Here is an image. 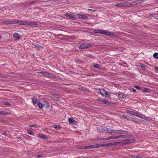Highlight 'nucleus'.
Returning <instances> with one entry per match:
<instances>
[{
	"mask_svg": "<svg viewBox=\"0 0 158 158\" xmlns=\"http://www.w3.org/2000/svg\"><path fill=\"white\" fill-rule=\"evenodd\" d=\"M91 148H97V145H96V144L91 145Z\"/></svg>",
	"mask_w": 158,
	"mask_h": 158,
	"instance_id": "79ce46f5",
	"label": "nucleus"
},
{
	"mask_svg": "<svg viewBox=\"0 0 158 158\" xmlns=\"http://www.w3.org/2000/svg\"><path fill=\"white\" fill-rule=\"evenodd\" d=\"M48 73H49L47 72H45L44 73V76L46 77H48Z\"/></svg>",
	"mask_w": 158,
	"mask_h": 158,
	"instance_id": "49530a36",
	"label": "nucleus"
},
{
	"mask_svg": "<svg viewBox=\"0 0 158 158\" xmlns=\"http://www.w3.org/2000/svg\"><path fill=\"white\" fill-rule=\"evenodd\" d=\"M93 32L96 33L103 34L106 35L110 36L111 37H116V35L114 34L112 32L103 30H95L93 31Z\"/></svg>",
	"mask_w": 158,
	"mask_h": 158,
	"instance_id": "f257e3e1",
	"label": "nucleus"
},
{
	"mask_svg": "<svg viewBox=\"0 0 158 158\" xmlns=\"http://www.w3.org/2000/svg\"><path fill=\"white\" fill-rule=\"evenodd\" d=\"M116 6L117 7H123V4H122V3H117V4H116Z\"/></svg>",
	"mask_w": 158,
	"mask_h": 158,
	"instance_id": "c756f323",
	"label": "nucleus"
},
{
	"mask_svg": "<svg viewBox=\"0 0 158 158\" xmlns=\"http://www.w3.org/2000/svg\"><path fill=\"white\" fill-rule=\"evenodd\" d=\"M144 119H145L147 121H150L151 120V118L149 117H146L145 115L144 116Z\"/></svg>",
	"mask_w": 158,
	"mask_h": 158,
	"instance_id": "e433bc0d",
	"label": "nucleus"
},
{
	"mask_svg": "<svg viewBox=\"0 0 158 158\" xmlns=\"http://www.w3.org/2000/svg\"><path fill=\"white\" fill-rule=\"evenodd\" d=\"M126 112L127 113L132 114V115L135 116H136V115L137 114V113L136 112H135L133 111H131V110H126Z\"/></svg>",
	"mask_w": 158,
	"mask_h": 158,
	"instance_id": "9b49d317",
	"label": "nucleus"
},
{
	"mask_svg": "<svg viewBox=\"0 0 158 158\" xmlns=\"http://www.w3.org/2000/svg\"><path fill=\"white\" fill-rule=\"evenodd\" d=\"M135 88H136V89H141L140 87L139 86L136 85L135 86Z\"/></svg>",
	"mask_w": 158,
	"mask_h": 158,
	"instance_id": "09e8293b",
	"label": "nucleus"
},
{
	"mask_svg": "<svg viewBox=\"0 0 158 158\" xmlns=\"http://www.w3.org/2000/svg\"><path fill=\"white\" fill-rule=\"evenodd\" d=\"M140 66L142 68V69L143 70H146L145 67L144 66L143 64H140Z\"/></svg>",
	"mask_w": 158,
	"mask_h": 158,
	"instance_id": "473e14b6",
	"label": "nucleus"
},
{
	"mask_svg": "<svg viewBox=\"0 0 158 158\" xmlns=\"http://www.w3.org/2000/svg\"><path fill=\"white\" fill-rule=\"evenodd\" d=\"M135 141V139H128L127 140V143H131L134 142Z\"/></svg>",
	"mask_w": 158,
	"mask_h": 158,
	"instance_id": "4be33fe9",
	"label": "nucleus"
},
{
	"mask_svg": "<svg viewBox=\"0 0 158 158\" xmlns=\"http://www.w3.org/2000/svg\"><path fill=\"white\" fill-rule=\"evenodd\" d=\"M136 116L143 119L145 115L142 114H139L137 112Z\"/></svg>",
	"mask_w": 158,
	"mask_h": 158,
	"instance_id": "ddd939ff",
	"label": "nucleus"
},
{
	"mask_svg": "<svg viewBox=\"0 0 158 158\" xmlns=\"http://www.w3.org/2000/svg\"><path fill=\"white\" fill-rule=\"evenodd\" d=\"M3 105H6L7 106H10V103L6 102H3Z\"/></svg>",
	"mask_w": 158,
	"mask_h": 158,
	"instance_id": "f704fd0d",
	"label": "nucleus"
},
{
	"mask_svg": "<svg viewBox=\"0 0 158 158\" xmlns=\"http://www.w3.org/2000/svg\"><path fill=\"white\" fill-rule=\"evenodd\" d=\"M1 38H2V36L1 35H0V39H1Z\"/></svg>",
	"mask_w": 158,
	"mask_h": 158,
	"instance_id": "052dcab7",
	"label": "nucleus"
},
{
	"mask_svg": "<svg viewBox=\"0 0 158 158\" xmlns=\"http://www.w3.org/2000/svg\"><path fill=\"white\" fill-rule=\"evenodd\" d=\"M98 130L100 132L102 133L110 134L114 132V130L111 128H107L106 127L99 128Z\"/></svg>",
	"mask_w": 158,
	"mask_h": 158,
	"instance_id": "f03ea898",
	"label": "nucleus"
},
{
	"mask_svg": "<svg viewBox=\"0 0 158 158\" xmlns=\"http://www.w3.org/2000/svg\"><path fill=\"white\" fill-rule=\"evenodd\" d=\"M91 145L90 146H86L84 147H82L81 148L82 149H90L91 148Z\"/></svg>",
	"mask_w": 158,
	"mask_h": 158,
	"instance_id": "a878e982",
	"label": "nucleus"
},
{
	"mask_svg": "<svg viewBox=\"0 0 158 158\" xmlns=\"http://www.w3.org/2000/svg\"><path fill=\"white\" fill-rule=\"evenodd\" d=\"M43 156L42 155H39L37 156V157L38 158L39 157H43Z\"/></svg>",
	"mask_w": 158,
	"mask_h": 158,
	"instance_id": "3c124183",
	"label": "nucleus"
},
{
	"mask_svg": "<svg viewBox=\"0 0 158 158\" xmlns=\"http://www.w3.org/2000/svg\"><path fill=\"white\" fill-rule=\"evenodd\" d=\"M102 147H103L105 146V144H101Z\"/></svg>",
	"mask_w": 158,
	"mask_h": 158,
	"instance_id": "6e6d98bb",
	"label": "nucleus"
},
{
	"mask_svg": "<svg viewBox=\"0 0 158 158\" xmlns=\"http://www.w3.org/2000/svg\"><path fill=\"white\" fill-rule=\"evenodd\" d=\"M131 89L134 92H135L136 91V90L133 88H132Z\"/></svg>",
	"mask_w": 158,
	"mask_h": 158,
	"instance_id": "5fc2aeb1",
	"label": "nucleus"
},
{
	"mask_svg": "<svg viewBox=\"0 0 158 158\" xmlns=\"http://www.w3.org/2000/svg\"><path fill=\"white\" fill-rule=\"evenodd\" d=\"M115 131H116L118 134H123V132H126V131L121 130H115Z\"/></svg>",
	"mask_w": 158,
	"mask_h": 158,
	"instance_id": "6ab92c4d",
	"label": "nucleus"
},
{
	"mask_svg": "<svg viewBox=\"0 0 158 158\" xmlns=\"http://www.w3.org/2000/svg\"><path fill=\"white\" fill-rule=\"evenodd\" d=\"M122 117L124 118H125L128 120H131L132 118L130 117L126 116L125 114H122L121 115Z\"/></svg>",
	"mask_w": 158,
	"mask_h": 158,
	"instance_id": "f8f14e48",
	"label": "nucleus"
},
{
	"mask_svg": "<svg viewBox=\"0 0 158 158\" xmlns=\"http://www.w3.org/2000/svg\"><path fill=\"white\" fill-rule=\"evenodd\" d=\"M0 77L2 78H6V76L3 74L0 73Z\"/></svg>",
	"mask_w": 158,
	"mask_h": 158,
	"instance_id": "a19ab883",
	"label": "nucleus"
},
{
	"mask_svg": "<svg viewBox=\"0 0 158 158\" xmlns=\"http://www.w3.org/2000/svg\"><path fill=\"white\" fill-rule=\"evenodd\" d=\"M45 73V72L41 71L40 72V73L42 74V75H44Z\"/></svg>",
	"mask_w": 158,
	"mask_h": 158,
	"instance_id": "864d4df0",
	"label": "nucleus"
},
{
	"mask_svg": "<svg viewBox=\"0 0 158 158\" xmlns=\"http://www.w3.org/2000/svg\"><path fill=\"white\" fill-rule=\"evenodd\" d=\"M68 121L69 123H73L74 121V120L73 118H69Z\"/></svg>",
	"mask_w": 158,
	"mask_h": 158,
	"instance_id": "c85d7f7f",
	"label": "nucleus"
},
{
	"mask_svg": "<svg viewBox=\"0 0 158 158\" xmlns=\"http://www.w3.org/2000/svg\"><path fill=\"white\" fill-rule=\"evenodd\" d=\"M8 113L5 111H0V115H5L7 114Z\"/></svg>",
	"mask_w": 158,
	"mask_h": 158,
	"instance_id": "5701e85b",
	"label": "nucleus"
},
{
	"mask_svg": "<svg viewBox=\"0 0 158 158\" xmlns=\"http://www.w3.org/2000/svg\"><path fill=\"white\" fill-rule=\"evenodd\" d=\"M48 77H52V78H55V76L54 74H52V73H48Z\"/></svg>",
	"mask_w": 158,
	"mask_h": 158,
	"instance_id": "72a5a7b5",
	"label": "nucleus"
},
{
	"mask_svg": "<svg viewBox=\"0 0 158 158\" xmlns=\"http://www.w3.org/2000/svg\"><path fill=\"white\" fill-rule=\"evenodd\" d=\"M143 91L146 92H148L149 90V89L148 88H145L143 89Z\"/></svg>",
	"mask_w": 158,
	"mask_h": 158,
	"instance_id": "ea45409f",
	"label": "nucleus"
},
{
	"mask_svg": "<svg viewBox=\"0 0 158 158\" xmlns=\"http://www.w3.org/2000/svg\"><path fill=\"white\" fill-rule=\"evenodd\" d=\"M93 66H94L96 68H97L98 69H100V65L98 64H93Z\"/></svg>",
	"mask_w": 158,
	"mask_h": 158,
	"instance_id": "393cba45",
	"label": "nucleus"
},
{
	"mask_svg": "<svg viewBox=\"0 0 158 158\" xmlns=\"http://www.w3.org/2000/svg\"><path fill=\"white\" fill-rule=\"evenodd\" d=\"M98 92L102 95L105 97H109L111 94L110 92H107L103 89H99Z\"/></svg>",
	"mask_w": 158,
	"mask_h": 158,
	"instance_id": "7ed1b4c3",
	"label": "nucleus"
},
{
	"mask_svg": "<svg viewBox=\"0 0 158 158\" xmlns=\"http://www.w3.org/2000/svg\"><path fill=\"white\" fill-rule=\"evenodd\" d=\"M32 102L33 104H35L37 103V98L35 96H33L32 99Z\"/></svg>",
	"mask_w": 158,
	"mask_h": 158,
	"instance_id": "4468645a",
	"label": "nucleus"
},
{
	"mask_svg": "<svg viewBox=\"0 0 158 158\" xmlns=\"http://www.w3.org/2000/svg\"><path fill=\"white\" fill-rule=\"evenodd\" d=\"M118 97H119L121 98H124V97H126V95L123 94V95H122L121 94H118Z\"/></svg>",
	"mask_w": 158,
	"mask_h": 158,
	"instance_id": "cd10ccee",
	"label": "nucleus"
},
{
	"mask_svg": "<svg viewBox=\"0 0 158 158\" xmlns=\"http://www.w3.org/2000/svg\"><path fill=\"white\" fill-rule=\"evenodd\" d=\"M65 15L72 20H75L76 19V18L74 16L69 13H67Z\"/></svg>",
	"mask_w": 158,
	"mask_h": 158,
	"instance_id": "423d86ee",
	"label": "nucleus"
},
{
	"mask_svg": "<svg viewBox=\"0 0 158 158\" xmlns=\"http://www.w3.org/2000/svg\"><path fill=\"white\" fill-rule=\"evenodd\" d=\"M131 121L136 123H139L141 122L140 119H137L136 118H132Z\"/></svg>",
	"mask_w": 158,
	"mask_h": 158,
	"instance_id": "2eb2a0df",
	"label": "nucleus"
},
{
	"mask_svg": "<svg viewBox=\"0 0 158 158\" xmlns=\"http://www.w3.org/2000/svg\"><path fill=\"white\" fill-rule=\"evenodd\" d=\"M120 143L119 142H114V143H110L111 146H113L116 145L118 144H119Z\"/></svg>",
	"mask_w": 158,
	"mask_h": 158,
	"instance_id": "4c0bfd02",
	"label": "nucleus"
},
{
	"mask_svg": "<svg viewBox=\"0 0 158 158\" xmlns=\"http://www.w3.org/2000/svg\"><path fill=\"white\" fill-rule=\"evenodd\" d=\"M13 37L15 40H19L20 39V37L18 33H14Z\"/></svg>",
	"mask_w": 158,
	"mask_h": 158,
	"instance_id": "0eeeda50",
	"label": "nucleus"
},
{
	"mask_svg": "<svg viewBox=\"0 0 158 158\" xmlns=\"http://www.w3.org/2000/svg\"><path fill=\"white\" fill-rule=\"evenodd\" d=\"M30 126L34 127H38V125L35 124H30Z\"/></svg>",
	"mask_w": 158,
	"mask_h": 158,
	"instance_id": "37998d69",
	"label": "nucleus"
},
{
	"mask_svg": "<svg viewBox=\"0 0 158 158\" xmlns=\"http://www.w3.org/2000/svg\"><path fill=\"white\" fill-rule=\"evenodd\" d=\"M38 105L40 109H42L43 108V106L42 103L39 102L38 103Z\"/></svg>",
	"mask_w": 158,
	"mask_h": 158,
	"instance_id": "2f4dec72",
	"label": "nucleus"
},
{
	"mask_svg": "<svg viewBox=\"0 0 158 158\" xmlns=\"http://www.w3.org/2000/svg\"><path fill=\"white\" fill-rule=\"evenodd\" d=\"M94 44H87L86 43H84L78 47L79 49H84L85 48H88L94 45Z\"/></svg>",
	"mask_w": 158,
	"mask_h": 158,
	"instance_id": "20e7f679",
	"label": "nucleus"
},
{
	"mask_svg": "<svg viewBox=\"0 0 158 158\" xmlns=\"http://www.w3.org/2000/svg\"><path fill=\"white\" fill-rule=\"evenodd\" d=\"M28 26H36L38 24L37 22L34 21L28 22Z\"/></svg>",
	"mask_w": 158,
	"mask_h": 158,
	"instance_id": "9d476101",
	"label": "nucleus"
},
{
	"mask_svg": "<svg viewBox=\"0 0 158 158\" xmlns=\"http://www.w3.org/2000/svg\"><path fill=\"white\" fill-rule=\"evenodd\" d=\"M157 2H158V0H157Z\"/></svg>",
	"mask_w": 158,
	"mask_h": 158,
	"instance_id": "e2e57ef3",
	"label": "nucleus"
},
{
	"mask_svg": "<svg viewBox=\"0 0 158 158\" xmlns=\"http://www.w3.org/2000/svg\"><path fill=\"white\" fill-rule=\"evenodd\" d=\"M77 16H78V17L80 19H88V17L85 14H84L83 15L78 14Z\"/></svg>",
	"mask_w": 158,
	"mask_h": 158,
	"instance_id": "1a4fd4ad",
	"label": "nucleus"
},
{
	"mask_svg": "<svg viewBox=\"0 0 158 158\" xmlns=\"http://www.w3.org/2000/svg\"><path fill=\"white\" fill-rule=\"evenodd\" d=\"M111 146V144H110V143L105 144V146L106 147H110V146Z\"/></svg>",
	"mask_w": 158,
	"mask_h": 158,
	"instance_id": "a18cd8bd",
	"label": "nucleus"
},
{
	"mask_svg": "<svg viewBox=\"0 0 158 158\" xmlns=\"http://www.w3.org/2000/svg\"><path fill=\"white\" fill-rule=\"evenodd\" d=\"M33 45L35 46L36 48H42V46L39 45L38 44H37L35 43H33Z\"/></svg>",
	"mask_w": 158,
	"mask_h": 158,
	"instance_id": "aec40b11",
	"label": "nucleus"
},
{
	"mask_svg": "<svg viewBox=\"0 0 158 158\" xmlns=\"http://www.w3.org/2000/svg\"><path fill=\"white\" fill-rule=\"evenodd\" d=\"M155 69H156L158 71V67L157 66H155Z\"/></svg>",
	"mask_w": 158,
	"mask_h": 158,
	"instance_id": "4d7b16f0",
	"label": "nucleus"
},
{
	"mask_svg": "<svg viewBox=\"0 0 158 158\" xmlns=\"http://www.w3.org/2000/svg\"><path fill=\"white\" fill-rule=\"evenodd\" d=\"M27 132L29 134L31 135H34V133L33 132L29 130H28L27 131Z\"/></svg>",
	"mask_w": 158,
	"mask_h": 158,
	"instance_id": "bb28decb",
	"label": "nucleus"
},
{
	"mask_svg": "<svg viewBox=\"0 0 158 158\" xmlns=\"http://www.w3.org/2000/svg\"><path fill=\"white\" fill-rule=\"evenodd\" d=\"M117 136V139H119L120 138H127L128 137L127 135H118Z\"/></svg>",
	"mask_w": 158,
	"mask_h": 158,
	"instance_id": "dca6fc26",
	"label": "nucleus"
},
{
	"mask_svg": "<svg viewBox=\"0 0 158 158\" xmlns=\"http://www.w3.org/2000/svg\"><path fill=\"white\" fill-rule=\"evenodd\" d=\"M98 140H104V138H98Z\"/></svg>",
	"mask_w": 158,
	"mask_h": 158,
	"instance_id": "603ef678",
	"label": "nucleus"
},
{
	"mask_svg": "<svg viewBox=\"0 0 158 158\" xmlns=\"http://www.w3.org/2000/svg\"><path fill=\"white\" fill-rule=\"evenodd\" d=\"M96 145H97V148H99V147H102L101 144H96Z\"/></svg>",
	"mask_w": 158,
	"mask_h": 158,
	"instance_id": "8fccbe9b",
	"label": "nucleus"
},
{
	"mask_svg": "<svg viewBox=\"0 0 158 158\" xmlns=\"http://www.w3.org/2000/svg\"><path fill=\"white\" fill-rule=\"evenodd\" d=\"M102 103L103 104L104 103L106 104H108L109 103L108 101L106 99H104L103 100H102Z\"/></svg>",
	"mask_w": 158,
	"mask_h": 158,
	"instance_id": "412c9836",
	"label": "nucleus"
},
{
	"mask_svg": "<svg viewBox=\"0 0 158 158\" xmlns=\"http://www.w3.org/2000/svg\"><path fill=\"white\" fill-rule=\"evenodd\" d=\"M2 134L3 135H7V133L6 132L2 131Z\"/></svg>",
	"mask_w": 158,
	"mask_h": 158,
	"instance_id": "de8ad7c7",
	"label": "nucleus"
},
{
	"mask_svg": "<svg viewBox=\"0 0 158 158\" xmlns=\"http://www.w3.org/2000/svg\"><path fill=\"white\" fill-rule=\"evenodd\" d=\"M39 136L40 137L43 139H47V137L44 135H42L41 134H39Z\"/></svg>",
	"mask_w": 158,
	"mask_h": 158,
	"instance_id": "a211bd4d",
	"label": "nucleus"
},
{
	"mask_svg": "<svg viewBox=\"0 0 158 158\" xmlns=\"http://www.w3.org/2000/svg\"><path fill=\"white\" fill-rule=\"evenodd\" d=\"M3 23L5 24H16V21H5L3 22Z\"/></svg>",
	"mask_w": 158,
	"mask_h": 158,
	"instance_id": "6e6552de",
	"label": "nucleus"
},
{
	"mask_svg": "<svg viewBox=\"0 0 158 158\" xmlns=\"http://www.w3.org/2000/svg\"><path fill=\"white\" fill-rule=\"evenodd\" d=\"M28 22L26 20L19 21H16V24L28 26Z\"/></svg>",
	"mask_w": 158,
	"mask_h": 158,
	"instance_id": "39448f33",
	"label": "nucleus"
},
{
	"mask_svg": "<svg viewBox=\"0 0 158 158\" xmlns=\"http://www.w3.org/2000/svg\"><path fill=\"white\" fill-rule=\"evenodd\" d=\"M89 10H91V9H89Z\"/></svg>",
	"mask_w": 158,
	"mask_h": 158,
	"instance_id": "680f3d73",
	"label": "nucleus"
},
{
	"mask_svg": "<svg viewBox=\"0 0 158 158\" xmlns=\"http://www.w3.org/2000/svg\"><path fill=\"white\" fill-rule=\"evenodd\" d=\"M110 137H107V138H104V140H110Z\"/></svg>",
	"mask_w": 158,
	"mask_h": 158,
	"instance_id": "c03bdc74",
	"label": "nucleus"
},
{
	"mask_svg": "<svg viewBox=\"0 0 158 158\" xmlns=\"http://www.w3.org/2000/svg\"><path fill=\"white\" fill-rule=\"evenodd\" d=\"M46 103H47V104L49 105V103H48V102H46Z\"/></svg>",
	"mask_w": 158,
	"mask_h": 158,
	"instance_id": "bf43d9fd",
	"label": "nucleus"
},
{
	"mask_svg": "<svg viewBox=\"0 0 158 158\" xmlns=\"http://www.w3.org/2000/svg\"><path fill=\"white\" fill-rule=\"evenodd\" d=\"M52 127L55 128H56V129H60V127L59 126V125H53L52 126Z\"/></svg>",
	"mask_w": 158,
	"mask_h": 158,
	"instance_id": "c9c22d12",
	"label": "nucleus"
},
{
	"mask_svg": "<svg viewBox=\"0 0 158 158\" xmlns=\"http://www.w3.org/2000/svg\"><path fill=\"white\" fill-rule=\"evenodd\" d=\"M110 139H118L117 138V136H110Z\"/></svg>",
	"mask_w": 158,
	"mask_h": 158,
	"instance_id": "58836bf2",
	"label": "nucleus"
},
{
	"mask_svg": "<svg viewBox=\"0 0 158 158\" xmlns=\"http://www.w3.org/2000/svg\"><path fill=\"white\" fill-rule=\"evenodd\" d=\"M39 0L33 1L30 2V5H32L39 3Z\"/></svg>",
	"mask_w": 158,
	"mask_h": 158,
	"instance_id": "b1692460",
	"label": "nucleus"
},
{
	"mask_svg": "<svg viewBox=\"0 0 158 158\" xmlns=\"http://www.w3.org/2000/svg\"><path fill=\"white\" fill-rule=\"evenodd\" d=\"M94 141H98V138H97V139H94Z\"/></svg>",
	"mask_w": 158,
	"mask_h": 158,
	"instance_id": "13d9d810",
	"label": "nucleus"
},
{
	"mask_svg": "<svg viewBox=\"0 0 158 158\" xmlns=\"http://www.w3.org/2000/svg\"><path fill=\"white\" fill-rule=\"evenodd\" d=\"M123 7H125L130 5V4L129 2L122 3Z\"/></svg>",
	"mask_w": 158,
	"mask_h": 158,
	"instance_id": "f3484780",
	"label": "nucleus"
},
{
	"mask_svg": "<svg viewBox=\"0 0 158 158\" xmlns=\"http://www.w3.org/2000/svg\"><path fill=\"white\" fill-rule=\"evenodd\" d=\"M153 57L155 58H158V53H155L153 55Z\"/></svg>",
	"mask_w": 158,
	"mask_h": 158,
	"instance_id": "7c9ffc66",
	"label": "nucleus"
}]
</instances>
